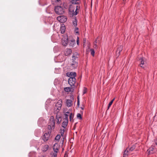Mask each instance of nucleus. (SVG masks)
Listing matches in <instances>:
<instances>
[{
    "instance_id": "obj_1",
    "label": "nucleus",
    "mask_w": 157,
    "mask_h": 157,
    "mask_svg": "<svg viewBox=\"0 0 157 157\" xmlns=\"http://www.w3.org/2000/svg\"><path fill=\"white\" fill-rule=\"evenodd\" d=\"M55 13L58 15L62 14L64 12V9L60 6H56L54 9Z\"/></svg>"
},
{
    "instance_id": "obj_2",
    "label": "nucleus",
    "mask_w": 157,
    "mask_h": 157,
    "mask_svg": "<svg viewBox=\"0 0 157 157\" xmlns=\"http://www.w3.org/2000/svg\"><path fill=\"white\" fill-rule=\"evenodd\" d=\"M62 100H59V101L56 104L55 106L54 109V113H58L59 110L60 109L62 106Z\"/></svg>"
},
{
    "instance_id": "obj_3",
    "label": "nucleus",
    "mask_w": 157,
    "mask_h": 157,
    "mask_svg": "<svg viewBox=\"0 0 157 157\" xmlns=\"http://www.w3.org/2000/svg\"><path fill=\"white\" fill-rule=\"evenodd\" d=\"M51 134V130L48 131V132L45 133L42 137V139L44 142L47 141L49 139Z\"/></svg>"
},
{
    "instance_id": "obj_4",
    "label": "nucleus",
    "mask_w": 157,
    "mask_h": 157,
    "mask_svg": "<svg viewBox=\"0 0 157 157\" xmlns=\"http://www.w3.org/2000/svg\"><path fill=\"white\" fill-rule=\"evenodd\" d=\"M57 19L60 23H63L67 21V18L66 16L64 15H61L58 17L57 18Z\"/></svg>"
},
{
    "instance_id": "obj_5",
    "label": "nucleus",
    "mask_w": 157,
    "mask_h": 157,
    "mask_svg": "<svg viewBox=\"0 0 157 157\" xmlns=\"http://www.w3.org/2000/svg\"><path fill=\"white\" fill-rule=\"evenodd\" d=\"M76 82V78L74 77H71L68 79V83L71 86L75 87L74 85Z\"/></svg>"
},
{
    "instance_id": "obj_6",
    "label": "nucleus",
    "mask_w": 157,
    "mask_h": 157,
    "mask_svg": "<svg viewBox=\"0 0 157 157\" xmlns=\"http://www.w3.org/2000/svg\"><path fill=\"white\" fill-rule=\"evenodd\" d=\"M66 75L70 78L73 77L75 78L76 76V74L75 72H69L66 73Z\"/></svg>"
},
{
    "instance_id": "obj_7",
    "label": "nucleus",
    "mask_w": 157,
    "mask_h": 157,
    "mask_svg": "<svg viewBox=\"0 0 157 157\" xmlns=\"http://www.w3.org/2000/svg\"><path fill=\"white\" fill-rule=\"evenodd\" d=\"M59 145L57 144H55L53 146V149L55 153H58L59 150Z\"/></svg>"
},
{
    "instance_id": "obj_8",
    "label": "nucleus",
    "mask_w": 157,
    "mask_h": 157,
    "mask_svg": "<svg viewBox=\"0 0 157 157\" xmlns=\"http://www.w3.org/2000/svg\"><path fill=\"white\" fill-rule=\"evenodd\" d=\"M50 121V124L52 125V127L54 128L55 127V119L53 116H52L51 117Z\"/></svg>"
},
{
    "instance_id": "obj_9",
    "label": "nucleus",
    "mask_w": 157,
    "mask_h": 157,
    "mask_svg": "<svg viewBox=\"0 0 157 157\" xmlns=\"http://www.w3.org/2000/svg\"><path fill=\"white\" fill-rule=\"evenodd\" d=\"M74 87L72 86V87H67L64 89V90L67 92H73L74 90Z\"/></svg>"
},
{
    "instance_id": "obj_10",
    "label": "nucleus",
    "mask_w": 157,
    "mask_h": 157,
    "mask_svg": "<svg viewBox=\"0 0 157 157\" xmlns=\"http://www.w3.org/2000/svg\"><path fill=\"white\" fill-rule=\"evenodd\" d=\"M72 52V50L70 49L67 48L64 52V54L66 56L70 55Z\"/></svg>"
},
{
    "instance_id": "obj_11",
    "label": "nucleus",
    "mask_w": 157,
    "mask_h": 157,
    "mask_svg": "<svg viewBox=\"0 0 157 157\" xmlns=\"http://www.w3.org/2000/svg\"><path fill=\"white\" fill-rule=\"evenodd\" d=\"M123 48L122 46H121L117 48V49L116 51V55H117V53L118 54V56H119L120 54V52L122 51Z\"/></svg>"
},
{
    "instance_id": "obj_12",
    "label": "nucleus",
    "mask_w": 157,
    "mask_h": 157,
    "mask_svg": "<svg viewBox=\"0 0 157 157\" xmlns=\"http://www.w3.org/2000/svg\"><path fill=\"white\" fill-rule=\"evenodd\" d=\"M62 120V117L60 116L57 114L56 116V121L57 122V123L59 124L60 123Z\"/></svg>"
},
{
    "instance_id": "obj_13",
    "label": "nucleus",
    "mask_w": 157,
    "mask_h": 157,
    "mask_svg": "<svg viewBox=\"0 0 157 157\" xmlns=\"http://www.w3.org/2000/svg\"><path fill=\"white\" fill-rule=\"evenodd\" d=\"M68 42L70 46L73 47L74 45L75 44V40L72 39L71 40L68 41Z\"/></svg>"
},
{
    "instance_id": "obj_14",
    "label": "nucleus",
    "mask_w": 157,
    "mask_h": 157,
    "mask_svg": "<svg viewBox=\"0 0 157 157\" xmlns=\"http://www.w3.org/2000/svg\"><path fill=\"white\" fill-rule=\"evenodd\" d=\"M139 61L141 63L140 64V66L142 67H144V61L142 57L140 58Z\"/></svg>"
},
{
    "instance_id": "obj_15",
    "label": "nucleus",
    "mask_w": 157,
    "mask_h": 157,
    "mask_svg": "<svg viewBox=\"0 0 157 157\" xmlns=\"http://www.w3.org/2000/svg\"><path fill=\"white\" fill-rule=\"evenodd\" d=\"M68 123V120H64V121L62 123V126L64 128H65L67 126Z\"/></svg>"
},
{
    "instance_id": "obj_16",
    "label": "nucleus",
    "mask_w": 157,
    "mask_h": 157,
    "mask_svg": "<svg viewBox=\"0 0 157 157\" xmlns=\"http://www.w3.org/2000/svg\"><path fill=\"white\" fill-rule=\"evenodd\" d=\"M72 101L70 99H67L66 101V104L67 106L68 107H70L72 105Z\"/></svg>"
},
{
    "instance_id": "obj_17",
    "label": "nucleus",
    "mask_w": 157,
    "mask_h": 157,
    "mask_svg": "<svg viewBox=\"0 0 157 157\" xmlns=\"http://www.w3.org/2000/svg\"><path fill=\"white\" fill-rule=\"evenodd\" d=\"M154 148L153 147L150 148L147 150L148 152V155H150L154 153Z\"/></svg>"
},
{
    "instance_id": "obj_18",
    "label": "nucleus",
    "mask_w": 157,
    "mask_h": 157,
    "mask_svg": "<svg viewBox=\"0 0 157 157\" xmlns=\"http://www.w3.org/2000/svg\"><path fill=\"white\" fill-rule=\"evenodd\" d=\"M48 145H45L43 147L42 150L44 152L48 150Z\"/></svg>"
},
{
    "instance_id": "obj_19",
    "label": "nucleus",
    "mask_w": 157,
    "mask_h": 157,
    "mask_svg": "<svg viewBox=\"0 0 157 157\" xmlns=\"http://www.w3.org/2000/svg\"><path fill=\"white\" fill-rule=\"evenodd\" d=\"M68 42V38H67L66 40H64L62 44L63 46H66L67 45Z\"/></svg>"
},
{
    "instance_id": "obj_20",
    "label": "nucleus",
    "mask_w": 157,
    "mask_h": 157,
    "mask_svg": "<svg viewBox=\"0 0 157 157\" xmlns=\"http://www.w3.org/2000/svg\"><path fill=\"white\" fill-rule=\"evenodd\" d=\"M128 148H127L124 152L123 157H127L128 156Z\"/></svg>"
},
{
    "instance_id": "obj_21",
    "label": "nucleus",
    "mask_w": 157,
    "mask_h": 157,
    "mask_svg": "<svg viewBox=\"0 0 157 157\" xmlns=\"http://www.w3.org/2000/svg\"><path fill=\"white\" fill-rule=\"evenodd\" d=\"M136 146L135 145H133L132 146L130 147V148H128V151H133L134 149H135L136 148Z\"/></svg>"
},
{
    "instance_id": "obj_22",
    "label": "nucleus",
    "mask_w": 157,
    "mask_h": 157,
    "mask_svg": "<svg viewBox=\"0 0 157 157\" xmlns=\"http://www.w3.org/2000/svg\"><path fill=\"white\" fill-rule=\"evenodd\" d=\"M115 99V98H113V99H112L109 103V104L108 106V108L107 110L109 109V108L111 106V105H112L113 101H114Z\"/></svg>"
},
{
    "instance_id": "obj_23",
    "label": "nucleus",
    "mask_w": 157,
    "mask_h": 157,
    "mask_svg": "<svg viewBox=\"0 0 157 157\" xmlns=\"http://www.w3.org/2000/svg\"><path fill=\"white\" fill-rule=\"evenodd\" d=\"M65 26H62L60 28L61 33H64L65 31Z\"/></svg>"
},
{
    "instance_id": "obj_24",
    "label": "nucleus",
    "mask_w": 157,
    "mask_h": 157,
    "mask_svg": "<svg viewBox=\"0 0 157 157\" xmlns=\"http://www.w3.org/2000/svg\"><path fill=\"white\" fill-rule=\"evenodd\" d=\"M79 0H71V2L72 4H78L79 3L78 2Z\"/></svg>"
},
{
    "instance_id": "obj_25",
    "label": "nucleus",
    "mask_w": 157,
    "mask_h": 157,
    "mask_svg": "<svg viewBox=\"0 0 157 157\" xmlns=\"http://www.w3.org/2000/svg\"><path fill=\"white\" fill-rule=\"evenodd\" d=\"M73 25L75 27H76L77 25V20L76 19V17H75V21H73Z\"/></svg>"
},
{
    "instance_id": "obj_26",
    "label": "nucleus",
    "mask_w": 157,
    "mask_h": 157,
    "mask_svg": "<svg viewBox=\"0 0 157 157\" xmlns=\"http://www.w3.org/2000/svg\"><path fill=\"white\" fill-rule=\"evenodd\" d=\"M77 117L78 118L81 120L82 119V117L81 114L78 113L77 115Z\"/></svg>"
},
{
    "instance_id": "obj_27",
    "label": "nucleus",
    "mask_w": 157,
    "mask_h": 157,
    "mask_svg": "<svg viewBox=\"0 0 157 157\" xmlns=\"http://www.w3.org/2000/svg\"><path fill=\"white\" fill-rule=\"evenodd\" d=\"M61 136L60 135H57L55 138V140H59Z\"/></svg>"
},
{
    "instance_id": "obj_28",
    "label": "nucleus",
    "mask_w": 157,
    "mask_h": 157,
    "mask_svg": "<svg viewBox=\"0 0 157 157\" xmlns=\"http://www.w3.org/2000/svg\"><path fill=\"white\" fill-rule=\"evenodd\" d=\"M90 51H91V54L92 56H94L95 53V52L93 49H90Z\"/></svg>"
},
{
    "instance_id": "obj_29",
    "label": "nucleus",
    "mask_w": 157,
    "mask_h": 157,
    "mask_svg": "<svg viewBox=\"0 0 157 157\" xmlns=\"http://www.w3.org/2000/svg\"><path fill=\"white\" fill-rule=\"evenodd\" d=\"M52 154V156L51 157H56L57 156V153H53Z\"/></svg>"
},
{
    "instance_id": "obj_30",
    "label": "nucleus",
    "mask_w": 157,
    "mask_h": 157,
    "mask_svg": "<svg viewBox=\"0 0 157 157\" xmlns=\"http://www.w3.org/2000/svg\"><path fill=\"white\" fill-rule=\"evenodd\" d=\"M73 117V114L72 113H71L70 114L69 116V119L70 121H71L72 118Z\"/></svg>"
},
{
    "instance_id": "obj_31",
    "label": "nucleus",
    "mask_w": 157,
    "mask_h": 157,
    "mask_svg": "<svg viewBox=\"0 0 157 157\" xmlns=\"http://www.w3.org/2000/svg\"><path fill=\"white\" fill-rule=\"evenodd\" d=\"M52 125L50 124V125H49L48 127V128L49 129L48 131H50L51 130V132H52Z\"/></svg>"
},
{
    "instance_id": "obj_32",
    "label": "nucleus",
    "mask_w": 157,
    "mask_h": 157,
    "mask_svg": "<svg viewBox=\"0 0 157 157\" xmlns=\"http://www.w3.org/2000/svg\"><path fill=\"white\" fill-rule=\"evenodd\" d=\"M64 115L65 118H64V120H68V115L67 114H65Z\"/></svg>"
},
{
    "instance_id": "obj_33",
    "label": "nucleus",
    "mask_w": 157,
    "mask_h": 157,
    "mask_svg": "<svg viewBox=\"0 0 157 157\" xmlns=\"http://www.w3.org/2000/svg\"><path fill=\"white\" fill-rule=\"evenodd\" d=\"M78 27H75V32L76 33H79V32L78 31Z\"/></svg>"
},
{
    "instance_id": "obj_34",
    "label": "nucleus",
    "mask_w": 157,
    "mask_h": 157,
    "mask_svg": "<svg viewBox=\"0 0 157 157\" xmlns=\"http://www.w3.org/2000/svg\"><path fill=\"white\" fill-rule=\"evenodd\" d=\"M60 131H61L60 133H61V135L62 136H63V135L64 134V129H60Z\"/></svg>"
},
{
    "instance_id": "obj_35",
    "label": "nucleus",
    "mask_w": 157,
    "mask_h": 157,
    "mask_svg": "<svg viewBox=\"0 0 157 157\" xmlns=\"http://www.w3.org/2000/svg\"><path fill=\"white\" fill-rule=\"evenodd\" d=\"M77 8L75 11V12H73V15H76L77 14H78V12H77Z\"/></svg>"
},
{
    "instance_id": "obj_36",
    "label": "nucleus",
    "mask_w": 157,
    "mask_h": 157,
    "mask_svg": "<svg viewBox=\"0 0 157 157\" xmlns=\"http://www.w3.org/2000/svg\"><path fill=\"white\" fill-rule=\"evenodd\" d=\"M79 96H78L77 97V105L78 106L79 105Z\"/></svg>"
},
{
    "instance_id": "obj_37",
    "label": "nucleus",
    "mask_w": 157,
    "mask_h": 157,
    "mask_svg": "<svg viewBox=\"0 0 157 157\" xmlns=\"http://www.w3.org/2000/svg\"><path fill=\"white\" fill-rule=\"evenodd\" d=\"M72 61L74 62V61L76 59V57L75 56H72Z\"/></svg>"
},
{
    "instance_id": "obj_38",
    "label": "nucleus",
    "mask_w": 157,
    "mask_h": 157,
    "mask_svg": "<svg viewBox=\"0 0 157 157\" xmlns=\"http://www.w3.org/2000/svg\"><path fill=\"white\" fill-rule=\"evenodd\" d=\"M97 39H96L94 41V46H95V48L97 46V45L96 44V43H97Z\"/></svg>"
},
{
    "instance_id": "obj_39",
    "label": "nucleus",
    "mask_w": 157,
    "mask_h": 157,
    "mask_svg": "<svg viewBox=\"0 0 157 157\" xmlns=\"http://www.w3.org/2000/svg\"><path fill=\"white\" fill-rule=\"evenodd\" d=\"M84 89L83 92V94H85L86 93L87 90V89L86 88H84Z\"/></svg>"
},
{
    "instance_id": "obj_40",
    "label": "nucleus",
    "mask_w": 157,
    "mask_h": 157,
    "mask_svg": "<svg viewBox=\"0 0 157 157\" xmlns=\"http://www.w3.org/2000/svg\"><path fill=\"white\" fill-rule=\"evenodd\" d=\"M77 44L78 45H79V37H77Z\"/></svg>"
},
{
    "instance_id": "obj_41",
    "label": "nucleus",
    "mask_w": 157,
    "mask_h": 157,
    "mask_svg": "<svg viewBox=\"0 0 157 157\" xmlns=\"http://www.w3.org/2000/svg\"><path fill=\"white\" fill-rule=\"evenodd\" d=\"M155 143L157 145V138L155 140Z\"/></svg>"
},
{
    "instance_id": "obj_42",
    "label": "nucleus",
    "mask_w": 157,
    "mask_h": 157,
    "mask_svg": "<svg viewBox=\"0 0 157 157\" xmlns=\"http://www.w3.org/2000/svg\"><path fill=\"white\" fill-rule=\"evenodd\" d=\"M64 138H63V140H62V144H63V143H64Z\"/></svg>"
},
{
    "instance_id": "obj_43",
    "label": "nucleus",
    "mask_w": 157,
    "mask_h": 157,
    "mask_svg": "<svg viewBox=\"0 0 157 157\" xmlns=\"http://www.w3.org/2000/svg\"><path fill=\"white\" fill-rule=\"evenodd\" d=\"M69 113H70V112H68V111H67V112H66L65 113V114H67L68 115V114H69Z\"/></svg>"
},
{
    "instance_id": "obj_44",
    "label": "nucleus",
    "mask_w": 157,
    "mask_h": 157,
    "mask_svg": "<svg viewBox=\"0 0 157 157\" xmlns=\"http://www.w3.org/2000/svg\"><path fill=\"white\" fill-rule=\"evenodd\" d=\"M81 109H82V110H84V108L82 107H81Z\"/></svg>"
},
{
    "instance_id": "obj_45",
    "label": "nucleus",
    "mask_w": 157,
    "mask_h": 157,
    "mask_svg": "<svg viewBox=\"0 0 157 157\" xmlns=\"http://www.w3.org/2000/svg\"><path fill=\"white\" fill-rule=\"evenodd\" d=\"M83 40H84V41H86V39H85H85H83Z\"/></svg>"
},
{
    "instance_id": "obj_46",
    "label": "nucleus",
    "mask_w": 157,
    "mask_h": 157,
    "mask_svg": "<svg viewBox=\"0 0 157 157\" xmlns=\"http://www.w3.org/2000/svg\"><path fill=\"white\" fill-rule=\"evenodd\" d=\"M83 40H84V41H86V39H85H85H83Z\"/></svg>"
},
{
    "instance_id": "obj_47",
    "label": "nucleus",
    "mask_w": 157,
    "mask_h": 157,
    "mask_svg": "<svg viewBox=\"0 0 157 157\" xmlns=\"http://www.w3.org/2000/svg\"><path fill=\"white\" fill-rule=\"evenodd\" d=\"M65 156H66V154H65V156H64V157Z\"/></svg>"
},
{
    "instance_id": "obj_48",
    "label": "nucleus",
    "mask_w": 157,
    "mask_h": 157,
    "mask_svg": "<svg viewBox=\"0 0 157 157\" xmlns=\"http://www.w3.org/2000/svg\"><path fill=\"white\" fill-rule=\"evenodd\" d=\"M65 156H66V154H65V156H64V157Z\"/></svg>"
},
{
    "instance_id": "obj_49",
    "label": "nucleus",
    "mask_w": 157,
    "mask_h": 157,
    "mask_svg": "<svg viewBox=\"0 0 157 157\" xmlns=\"http://www.w3.org/2000/svg\"><path fill=\"white\" fill-rule=\"evenodd\" d=\"M60 0H57V1H60Z\"/></svg>"
},
{
    "instance_id": "obj_50",
    "label": "nucleus",
    "mask_w": 157,
    "mask_h": 157,
    "mask_svg": "<svg viewBox=\"0 0 157 157\" xmlns=\"http://www.w3.org/2000/svg\"><path fill=\"white\" fill-rule=\"evenodd\" d=\"M118 53H117V55H116V56H118Z\"/></svg>"
},
{
    "instance_id": "obj_51",
    "label": "nucleus",
    "mask_w": 157,
    "mask_h": 157,
    "mask_svg": "<svg viewBox=\"0 0 157 157\" xmlns=\"http://www.w3.org/2000/svg\"><path fill=\"white\" fill-rule=\"evenodd\" d=\"M123 1H124L125 0H122Z\"/></svg>"
}]
</instances>
